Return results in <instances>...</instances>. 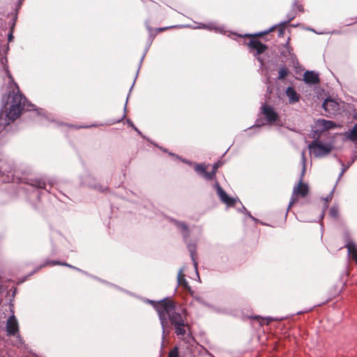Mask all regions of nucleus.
Listing matches in <instances>:
<instances>
[{"instance_id":"nucleus-1","label":"nucleus","mask_w":357,"mask_h":357,"mask_svg":"<svg viewBox=\"0 0 357 357\" xmlns=\"http://www.w3.org/2000/svg\"><path fill=\"white\" fill-rule=\"evenodd\" d=\"M154 307L158 312L162 328V339L164 340L166 336L165 327L167 319L174 326L176 335L183 338L188 328L185 310L181 307L178 308L172 301L167 300L160 301Z\"/></svg>"},{"instance_id":"nucleus-2","label":"nucleus","mask_w":357,"mask_h":357,"mask_svg":"<svg viewBox=\"0 0 357 357\" xmlns=\"http://www.w3.org/2000/svg\"><path fill=\"white\" fill-rule=\"evenodd\" d=\"M25 98L21 94H15L13 97L11 105L8 112H6L5 118L3 117L2 112L0 113V140L5 135V129L8 125L17 119L22 111H33L37 110L36 106L33 104L26 105Z\"/></svg>"},{"instance_id":"nucleus-3","label":"nucleus","mask_w":357,"mask_h":357,"mask_svg":"<svg viewBox=\"0 0 357 357\" xmlns=\"http://www.w3.org/2000/svg\"><path fill=\"white\" fill-rule=\"evenodd\" d=\"M175 225H176L178 229H181L183 234V239L187 244L188 250L190 252L195 268L196 270V272L197 273V263L195 261L196 244L191 243L188 241V237L189 236V229L185 223L175 221Z\"/></svg>"},{"instance_id":"nucleus-4","label":"nucleus","mask_w":357,"mask_h":357,"mask_svg":"<svg viewBox=\"0 0 357 357\" xmlns=\"http://www.w3.org/2000/svg\"><path fill=\"white\" fill-rule=\"evenodd\" d=\"M308 148L314 157L321 158L331 153L333 146L330 144H323L318 140H314L308 145Z\"/></svg>"},{"instance_id":"nucleus-5","label":"nucleus","mask_w":357,"mask_h":357,"mask_svg":"<svg viewBox=\"0 0 357 357\" xmlns=\"http://www.w3.org/2000/svg\"><path fill=\"white\" fill-rule=\"evenodd\" d=\"M4 61L6 63L7 62L6 59L1 60V63L3 65V73L7 77L8 84L10 85H11V86H10V88H12L13 86L15 88L13 89L12 93L10 91L9 92L8 97H11L13 98L14 95L18 93V94H21L24 98H26L21 93L19 92L18 86H17V84L15 83H14L13 79L8 69V66L6 65V63H4ZM25 100H26V101H25L26 105H29L30 103L27 102V100L26 99H25ZM12 101H13V99L11 100L10 104L12 103Z\"/></svg>"},{"instance_id":"nucleus-6","label":"nucleus","mask_w":357,"mask_h":357,"mask_svg":"<svg viewBox=\"0 0 357 357\" xmlns=\"http://www.w3.org/2000/svg\"><path fill=\"white\" fill-rule=\"evenodd\" d=\"M308 193V188L307 185L303 184L301 181L294 188L293 195L289 204V208L294 204L296 200L298 195L305 197Z\"/></svg>"},{"instance_id":"nucleus-7","label":"nucleus","mask_w":357,"mask_h":357,"mask_svg":"<svg viewBox=\"0 0 357 357\" xmlns=\"http://www.w3.org/2000/svg\"><path fill=\"white\" fill-rule=\"evenodd\" d=\"M6 328L8 336L15 335L19 333L18 321L14 314L7 319Z\"/></svg>"},{"instance_id":"nucleus-8","label":"nucleus","mask_w":357,"mask_h":357,"mask_svg":"<svg viewBox=\"0 0 357 357\" xmlns=\"http://www.w3.org/2000/svg\"><path fill=\"white\" fill-rule=\"evenodd\" d=\"M262 113L269 124H273L278 119V114L271 105H263L261 106Z\"/></svg>"},{"instance_id":"nucleus-9","label":"nucleus","mask_w":357,"mask_h":357,"mask_svg":"<svg viewBox=\"0 0 357 357\" xmlns=\"http://www.w3.org/2000/svg\"><path fill=\"white\" fill-rule=\"evenodd\" d=\"M215 188L217 190L218 195L219 196L220 200L225 204L227 206H234L236 199L232 197H230L227 195L225 191L220 187V184L216 182L215 183Z\"/></svg>"},{"instance_id":"nucleus-10","label":"nucleus","mask_w":357,"mask_h":357,"mask_svg":"<svg viewBox=\"0 0 357 357\" xmlns=\"http://www.w3.org/2000/svg\"><path fill=\"white\" fill-rule=\"evenodd\" d=\"M344 142H351L357 144V123H356L351 129L343 132L342 135Z\"/></svg>"},{"instance_id":"nucleus-11","label":"nucleus","mask_w":357,"mask_h":357,"mask_svg":"<svg viewBox=\"0 0 357 357\" xmlns=\"http://www.w3.org/2000/svg\"><path fill=\"white\" fill-rule=\"evenodd\" d=\"M322 107L329 114H334L339 109V105L332 99H326L322 104Z\"/></svg>"},{"instance_id":"nucleus-12","label":"nucleus","mask_w":357,"mask_h":357,"mask_svg":"<svg viewBox=\"0 0 357 357\" xmlns=\"http://www.w3.org/2000/svg\"><path fill=\"white\" fill-rule=\"evenodd\" d=\"M303 79L310 84H317L319 82V75L314 71H306L303 75Z\"/></svg>"},{"instance_id":"nucleus-13","label":"nucleus","mask_w":357,"mask_h":357,"mask_svg":"<svg viewBox=\"0 0 357 357\" xmlns=\"http://www.w3.org/2000/svg\"><path fill=\"white\" fill-rule=\"evenodd\" d=\"M250 48L257 51V54L263 53L267 48L266 45L256 40H251L249 43Z\"/></svg>"},{"instance_id":"nucleus-14","label":"nucleus","mask_w":357,"mask_h":357,"mask_svg":"<svg viewBox=\"0 0 357 357\" xmlns=\"http://www.w3.org/2000/svg\"><path fill=\"white\" fill-rule=\"evenodd\" d=\"M317 126L321 130H330L335 127V123L325 119H319L317 121Z\"/></svg>"},{"instance_id":"nucleus-15","label":"nucleus","mask_w":357,"mask_h":357,"mask_svg":"<svg viewBox=\"0 0 357 357\" xmlns=\"http://www.w3.org/2000/svg\"><path fill=\"white\" fill-rule=\"evenodd\" d=\"M286 94L289 98V103L293 104L299 100V95L292 87L289 86L287 89Z\"/></svg>"},{"instance_id":"nucleus-16","label":"nucleus","mask_w":357,"mask_h":357,"mask_svg":"<svg viewBox=\"0 0 357 357\" xmlns=\"http://www.w3.org/2000/svg\"><path fill=\"white\" fill-rule=\"evenodd\" d=\"M47 265H51V266L61 265V266H68V267H70L71 268H74V269L79 271V268H76V267H75V266H73L72 265H70V264H68L67 263H62V262H60L59 261H54V260H53V261H52V260H47L46 262L44 264H43V265H41L40 266V268L43 267V266H47Z\"/></svg>"},{"instance_id":"nucleus-17","label":"nucleus","mask_w":357,"mask_h":357,"mask_svg":"<svg viewBox=\"0 0 357 357\" xmlns=\"http://www.w3.org/2000/svg\"><path fill=\"white\" fill-rule=\"evenodd\" d=\"M184 269L181 268L178 273L177 280L179 285H182L184 287H188V284L186 280L185 279V275L183 274Z\"/></svg>"},{"instance_id":"nucleus-18","label":"nucleus","mask_w":357,"mask_h":357,"mask_svg":"<svg viewBox=\"0 0 357 357\" xmlns=\"http://www.w3.org/2000/svg\"><path fill=\"white\" fill-rule=\"evenodd\" d=\"M31 185L38 188H46V183L43 179H36L33 181Z\"/></svg>"},{"instance_id":"nucleus-19","label":"nucleus","mask_w":357,"mask_h":357,"mask_svg":"<svg viewBox=\"0 0 357 357\" xmlns=\"http://www.w3.org/2000/svg\"><path fill=\"white\" fill-rule=\"evenodd\" d=\"M288 75V70L286 67H282L280 69L278 73V79H284Z\"/></svg>"},{"instance_id":"nucleus-20","label":"nucleus","mask_w":357,"mask_h":357,"mask_svg":"<svg viewBox=\"0 0 357 357\" xmlns=\"http://www.w3.org/2000/svg\"><path fill=\"white\" fill-rule=\"evenodd\" d=\"M14 336L15 337V340L13 342V345H15L17 347H22V345L24 344V342L22 341L21 336L20 335L19 333Z\"/></svg>"},{"instance_id":"nucleus-21","label":"nucleus","mask_w":357,"mask_h":357,"mask_svg":"<svg viewBox=\"0 0 357 357\" xmlns=\"http://www.w3.org/2000/svg\"><path fill=\"white\" fill-rule=\"evenodd\" d=\"M195 170L199 174L204 176V173H206V167L203 165H196L195 167Z\"/></svg>"},{"instance_id":"nucleus-22","label":"nucleus","mask_w":357,"mask_h":357,"mask_svg":"<svg viewBox=\"0 0 357 357\" xmlns=\"http://www.w3.org/2000/svg\"><path fill=\"white\" fill-rule=\"evenodd\" d=\"M168 357H179L178 348L174 347L169 353Z\"/></svg>"},{"instance_id":"nucleus-23","label":"nucleus","mask_w":357,"mask_h":357,"mask_svg":"<svg viewBox=\"0 0 357 357\" xmlns=\"http://www.w3.org/2000/svg\"><path fill=\"white\" fill-rule=\"evenodd\" d=\"M330 215L334 218H337L338 216V209L335 206H332L330 209Z\"/></svg>"},{"instance_id":"nucleus-24","label":"nucleus","mask_w":357,"mask_h":357,"mask_svg":"<svg viewBox=\"0 0 357 357\" xmlns=\"http://www.w3.org/2000/svg\"><path fill=\"white\" fill-rule=\"evenodd\" d=\"M295 17H296V15L294 11L289 13L287 15V20L286 21L283 22V24L284 25L287 24L289 22H291L292 20H294L295 18Z\"/></svg>"},{"instance_id":"nucleus-25","label":"nucleus","mask_w":357,"mask_h":357,"mask_svg":"<svg viewBox=\"0 0 357 357\" xmlns=\"http://www.w3.org/2000/svg\"><path fill=\"white\" fill-rule=\"evenodd\" d=\"M215 170H212L211 172H208L206 171V173L204 174V177L207 180H211L215 176Z\"/></svg>"},{"instance_id":"nucleus-26","label":"nucleus","mask_w":357,"mask_h":357,"mask_svg":"<svg viewBox=\"0 0 357 357\" xmlns=\"http://www.w3.org/2000/svg\"><path fill=\"white\" fill-rule=\"evenodd\" d=\"M301 162L303 164V169H302V176H303L305 172V162H306L304 151H303L301 153Z\"/></svg>"},{"instance_id":"nucleus-27","label":"nucleus","mask_w":357,"mask_h":357,"mask_svg":"<svg viewBox=\"0 0 357 357\" xmlns=\"http://www.w3.org/2000/svg\"><path fill=\"white\" fill-rule=\"evenodd\" d=\"M285 26L286 25L283 24V22H280L278 24V26H279L278 31H279L280 36H282L283 34Z\"/></svg>"},{"instance_id":"nucleus-28","label":"nucleus","mask_w":357,"mask_h":357,"mask_svg":"<svg viewBox=\"0 0 357 357\" xmlns=\"http://www.w3.org/2000/svg\"><path fill=\"white\" fill-rule=\"evenodd\" d=\"M275 26H272L270 29H268V30H267V31H264V32H261V33H256V34H255V36H262L263 35L266 34V33H269V32L272 31L273 30H274V29H275Z\"/></svg>"},{"instance_id":"nucleus-29","label":"nucleus","mask_w":357,"mask_h":357,"mask_svg":"<svg viewBox=\"0 0 357 357\" xmlns=\"http://www.w3.org/2000/svg\"><path fill=\"white\" fill-rule=\"evenodd\" d=\"M333 190L331 192V193L325 198V201L326 202V208L328 207V204L327 202H328L329 201L331 200L332 197H333Z\"/></svg>"},{"instance_id":"nucleus-30","label":"nucleus","mask_w":357,"mask_h":357,"mask_svg":"<svg viewBox=\"0 0 357 357\" xmlns=\"http://www.w3.org/2000/svg\"><path fill=\"white\" fill-rule=\"evenodd\" d=\"M202 27V28H208L209 29H215V30H219L220 29L219 28L215 27V25L213 24H208V25L203 24Z\"/></svg>"},{"instance_id":"nucleus-31","label":"nucleus","mask_w":357,"mask_h":357,"mask_svg":"<svg viewBox=\"0 0 357 357\" xmlns=\"http://www.w3.org/2000/svg\"><path fill=\"white\" fill-rule=\"evenodd\" d=\"M242 208H243V211H244L245 213H246L249 215V217H250V218H252V219L253 220H255V221H256V220H257V219H256V218H255L253 216H252V215H251V214H250L249 212H248L247 209H246L243 206H242Z\"/></svg>"},{"instance_id":"nucleus-32","label":"nucleus","mask_w":357,"mask_h":357,"mask_svg":"<svg viewBox=\"0 0 357 357\" xmlns=\"http://www.w3.org/2000/svg\"><path fill=\"white\" fill-rule=\"evenodd\" d=\"M342 165L343 167H342V172H341V173H340V176H339V177H341V176L343 175V174L344 173V172H345V171L347 169V168H348V167H345V166H344V165H343V164H342Z\"/></svg>"},{"instance_id":"nucleus-33","label":"nucleus","mask_w":357,"mask_h":357,"mask_svg":"<svg viewBox=\"0 0 357 357\" xmlns=\"http://www.w3.org/2000/svg\"><path fill=\"white\" fill-rule=\"evenodd\" d=\"M294 7H296L300 11H303L302 6L301 5H298L296 3L294 4Z\"/></svg>"},{"instance_id":"nucleus-34","label":"nucleus","mask_w":357,"mask_h":357,"mask_svg":"<svg viewBox=\"0 0 357 357\" xmlns=\"http://www.w3.org/2000/svg\"><path fill=\"white\" fill-rule=\"evenodd\" d=\"M219 167V164L217 162V163H215L213 166V170H215V172H216V170L218 169Z\"/></svg>"},{"instance_id":"nucleus-35","label":"nucleus","mask_w":357,"mask_h":357,"mask_svg":"<svg viewBox=\"0 0 357 357\" xmlns=\"http://www.w3.org/2000/svg\"><path fill=\"white\" fill-rule=\"evenodd\" d=\"M127 122H128V124L131 126V127H134V124L132 123V122L130 121V120H127Z\"/></svg>"},{"instance_id":"nucleus-36","label":"nucleus","mask_w":357,"mask_h":357,"mask_svg":"<svg viewBox=\"0 0 357 357\" xmlns=\"http://www.w3.org/2000/svg\"><path fill=\"white\" fill-rule=\"evenodd\" d=\"M257 59L259 61V62H260V63H261V66H264V61H263V60H262L259 56H257Z\"/></svg>"},{"instance_id":"nucleus-37","label":"nucleus","mask_w":357,"mask_h":357,"mask_svg":"<svg viewBox=\"0 0 357 357\" xmlns=\"http://www.w3.org/2000/svg\"><path fill=\"white\" fill-rule=\"evenodd\" d=\"M135 131H136L139 135H140L141 136H142V132L139 131V130L137 128H136L135 129Z\"/></svg>"},{"instance_id":"nucleus-38","label":"nucleus","mask_w":357,"mask_h":357,"mask_svg":"<svg viewBox=\"0 0 357 357\" xmlns=\"http://www.w3.org/2000/svg\"><path fill=\"white\" fill-rule=\"evenodd\" d=\"M12 39H13V35H12V33H10V34L8 35V40H9V41H11V40H12Z\"/></svg>"},{"instance_id":"nucleus-39","label":"nucleus","mask_w":357,"mask_h":357,"mask_svg":"<svg viewBox=\"0 0 357 357\" xmlns=\"http://www.w3.org/2000/svg\"><path fill=\"white\" fill-rule=\"evenodd\" d=\"M183 161L184 162L187 163V164H189V165H191V164H192L190 161H188V160H183Z\"/></svg>"},{"instance_id":"nucleus-40","label":"nucleus","mask_w":357,"mask_h":357,"mask_svg":"<svg viewBox=\"0 0 357 357\" xmlns=\"http://www.w3.org/2000/svg\"><path fill=\"white\" fill-rule=\"evenodd\" d=\"M125 116H126V114H124L123 115V117L121 118V119H119L117 122H120L122 119H123L125 118Z\"/></svg>"},{"instance_id":"nucleus-41","label":"nucleus","mask_w":357,"mask_h":357,"mask_svg":"<svg viewBox=\"0 0 357 357\" xmlns=\"http://www.w3.org/2000/svg\"><path fill=\"white\" fill-rule=\"evenodd\" d=\"M106 188H98L100 191L104 192Z\"/></svg>"},{"instance_id":"nucleus-42","label":"nucleus","mask_w":357,"mask_h":357,"mask_svg":"<svg viewBox=\"0 0 357 357\" xmlns=\"http://www.w3.org/2000/svg\"><path fill=\"white\" fill-rule=\"evenodd\" d=\"M324 212H323V213L321 214V215H320L321 219H323V218H324Z\"/></svg>"},{"instance_id":"nucleus-43","label":"nucleus","mask_w":357,"mask_h":357,"mask_svg":"<svg viewBox=\"0 0 357 357\" xmlns=\"http://www.w3.org/2000/svg\"><path fill=\"white\" fill-rule=\"evenodd\" d=\"M267 319H268V321H271L273 320V319L271 318V317H268Z\"/></svg>"},{"instance_id":"nucleus-44","label":"nucleus","mask_w":357,"mask_h":357,"mask_svg":"<svg viewBox=\"0 0 357 357\" xmlns=\"http://www.w3.org/2000/svg\"><path fill=\"white\" fill-rule=\"evenodd\" d=\"M89 127H90V126H80L79 128H89Z\"/></svg>"},{"instance_id":"nucleus-45","label":"nucleus","mask_w":357,"mask_h":357,"mask_svg":"<svg viewBox=\"0 0 357 357\" xmlns=\"http://www.w3.org/2000/svg\"><path fill=\"white\" fill-rule=\"evenodd\" d=\"M126 104H127V102L126 103V105H125V107H124V111L125 112L126 111Z\"/></svg>"},{"instance_id":"nucleus-46","label":"nucleus","mask_w":357,"mask_h":357,"mask_svg":"<svg viewBox=\"0 0 357 357\" xmlns=\"http://www.w3.org/2000/svg\"><path fill=\"white\" fill-rule=\"evenodd\" d=\"M144 55H143V56L142 57L141 59V62L142 61V60L144 59Z\"/></svg>"},{"instance_id":"nucleus-47","label":"nucleus","mask_w":357,"mask_h":357,"mask_svg":"<svg viewBox=\"0 0 357 357\" xmlns=\"http://www.w3.org/2000/svg\"><path fill=\"white\" fill-rule=\"evenodd\" d=\"M4 100H5V97H3L2 102H4Z\"/></svg>"},{"instance_id":"nucleus-48","label":"nucleus","mask_w":357,"mask_h":357,"mask_svg":"<svg viewBox=\"0 0 357 357\" xmlns=\"http://www.w3.org/2000/svg\"><path fill=\"white\" fill-rule=\"evenodd\" d=\"M37 114H38V115L41 114V113H40V112H38V111L37 112Z\"/></svg>"}]
</instances>
